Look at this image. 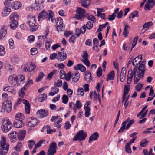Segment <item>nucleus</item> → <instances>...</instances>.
<instances>
[{
	"label": "nucleus",
	"mask_w": 155,
	"mask_h": 155,
	"mask_svg": "<svg viewBox=\"0 0 155 155\" xmlns=\"http://www.w3.org/2000/svg\"><path fill=\"white\" fill-rule=\"evenodd\" d=\"M145 70V65L142 63L139 65L138 68L135 67L133 70L129 69L128 71L127 76V83L130 84L134 77V83L137 84L140 79L143 78Z\"/></svg>",
	"instance_id": "nucleus-1"
},
{
	"label": "nucleus",
	"mask_w": 155,
	"mask_h": 155,
	"mask_svg": "<svg viewBox=\"0 0 155 155\" xmlns=\"http://www.w3.org/2000/svg\"><path fill=\"white\" fill-rule=\"evenodd\" d=\"M9 144L6 142V138L2 137L0 141V155H6L9 149Z\"/></svg>",
	"instance_id": "nucleus-2"
},
{
	"label": "nucleus",
	"mask_w": 155,
	"mask_h": 155,
	"mask_svg": "<svg viewBox=\"0 0 155 155\" xmlns=\"http://www.w3.org/2000/svg\"><path fill=\"white\" fill-rule=\"evenodd\" d=\"M36 20L34 16L28 15L27 18V24L31 28V31H36L38 28V25L36 24Z\"/></svg>",
	"instance_id": "nucleus-3"
},
{
	"label": "nucleus",
	"mask_w": 155,
	"mask_h": 155,
	"mask_svg": "<svg viewBox=\"0 0 155 155\" xmlns=\"http://www.w3.org/2000/svg\"><path fill=\"white\" fill-rule=\"evenodd\" d=\"M13 127L12 124L7 117H5L3 120L1 126L2 130L4 132L9 131Z\"/></svg>",
	"instance_id": "nucleus-4"
},
{
	"label": "nucleus",
	"mask_w": 155,
	"mask_h": 155,
	"mask_svg": "<svg viewBox=\"0 0 155 155\" xmlns=\"http://www.w3.org/2000/svg\"><path fill=\"white\" fill-rule=\"evenodd\" d=\"M11 97H9L7 100L3 103L2 106L4 109L8 113L10 112L12 110V102Z\"/></svg>",
	"instance_id": "nucleus-5"
},
{
	"label": "nucleus",
	"mask_w": 155,
	"mask_h": 155,
	"mask_svg": "<svg viewBox=\"0 0 155 155\" xmlns=\"http://www.w3.org/2000/svg\"><path fill=\"white\" fill-rule=\"evenodd\" d=\"M87 133L84 132L83 130L78 132L74 137L73 140L76 141L79 140V141L85 140L87 137Z\"/></svg>",
	"instance_id": "nucleus-6"
},
{
	"label": "nucleus",
	"mask_w": 155,
	"mask_h": 155,
	"mask_svg": "<svg viewBox=\"0 0 155 155\" xmlns=\"http://www.w3.org/2000/svg\"><path fill=\"white\" fill-rule=\"evenodd\" d=\"M76 12L75 18L78 20H81L83 18L85 17L86 15L85 10L81 8H78Z\"/></svg>",
	"instance_id": "nucleus-7"
},
{
	"label": "nucleus",
	"mask_w": 155,
	"mask_h": 155,
	"mask_svg": "<svg viewBox=\"0 0 155 155\" xmlns=\"http://www.w3.org/2000/svg\"><path fill=\"white\" fill-rule=\"evenodd\" d=\"M8 80L9 82L13 86L17 87L19 85L18 78L15 74L10 75L9 77Z\"/></svg>",
	"instance_id": "nucleus-8"
},
{
	"label": "nucleus",
	"mask_w": 155,
	"mask_h": 155,
	"mask_svg": "<svg viewBox=\"0 0 155 155\" xmlns=\"http://www.w3.org/2000/svg\"><path fill=\"white\" fill-rule=\"evenodd\" d=\"M39 121L36 118L31 117L27 120V125L30 127H34L39 123Z\"/></svg>",
	"instance_id": "nucleus-9"
},
{
	"label": "nucleus",
	"mask_w": 155,
	"mask_h": 155,
	"mask_svg": "<svg viewBox=\"0 0 155 155\" xmlns=\"http://www.w3.org/2000/svg\"><path fill=\"white\" fill-rule=\"evenodd\" d=\"M37 114L41 118L45 117L49 115L48 111L45 109H41L37 112Z\"/></svg>",
	"instance_id": "nucleus-10"
},
{
	"label": "nucleus",
	"mask_w": 155,
	"mask_h": 155,
	"mask_svg": "<svg viewBox=\"0 0 155 155\" xmlns=\"http://www.w3.org/2000/svg\"><path fill=\"white\" fill-rule=\"evenodd\" d=\"M126 69L125 67H123L122 68L120 74L119 76V74H117V77L120 78V81L121 82H123L126 78Z\"/></svg>",
	"instance_id": "nucleus-11"
},
{
	"label": "nucleus",
	"mask_w": 155,
	"mask_h": 155,
	"mask_svg": "<svg viewBox=\"0 0 155 155\" xmlns=\"http://www.w3.org/2000/svg\"><path fill=\"white\" fill-rule=\"evenodd\" d=\"M142 55L140 54L134 59L132 61V65L133 66H136L139 64L142 59Z\"/></svg>",
	"instance_id": "nucleus-12"
},
{
	"label": "nucleus",
	"mask_w": 155,
	"mask_h": 155,
	"mask_svg": "<svg viewBox=\"0 0 155 155\" xmlns=\"http://www.w3.org/2000/svg\"><path fill=\"white\" fill-rule=\"evenodd\" d=\"M50 14V11L46 12L45 11L43 10L42 12L39 13L38 15V18H41L43 19H46L47 20L49 16V15Z\"/></svg>",
	"instance_id": "nucleus-13"
},
{
	"label": "nucleus",
	"mask_w": 155,
	"mask_h": 155,
	"mask_svg": "<svg viewBox=\"0 0 155 155\" xmlns=\"http://www.w3.org/2000/svg\"><path fill=\"white\" fill-rule=\"evenodd\" d=\"M155 2L153 0H148L146 2L144 9L146 10L148 9L150 10V8H152L154 5Z\"/></svg>",
	"instance_id": "nucleus-14"
},
{
	"label": "nucleus",
	"mask_w": 155,
	"mask_h": 155,
	"mask_svg": "<svg viewBox=\"0 0 155 155\" xmlns=\"http://www.w3.org/2000/svg\"><path fill=\"white\" fill-rule=\"evenodd\" d=\"M29 64V66H28L24 68V71L31 72L35 68V65L33 62H31Z\"/></svg>",
	"instance_id": "nucleus-15"
},
{
	"label": "nucleus",
	"mask_w": 155,
	"mask_h": 155,
	"mask_svg": "<svg viewBox=\"0 0 155 155\" xmlns=\"http://www.w3.org/2000/svg\"><path fill=\"white\" fill-rule=\"evenodd\" d=\"M7 27L5 26H2L0 31V39H2L7 34Z\"/></svg>",
	"instance_id": "nucleus-16"
},
{
	"label": "nucleus",
	"mask_w": 155,
	"mask_h": 155,
	"mask_svg": "<svg viewBox=\"0 0 155 155\" xmlns=\"http://www.w3.org/2000/svg\"><path fill=\"white\" fill-rule=\"evenodd\" d=\"M80 77V74L78 72L73 73L71 76L72 81L75 83L77 82L79 79Z\"/></svg>",
	"instance_id": "nucleus-17"
},
{
	"label": "nucleus",
	"mask_w": 155,
	"mask_h": 155,
	"mask_svg": "<svg viewBox=\"0 0 155 155\" xmlns=\"http://www.w3.org/2000/svg\"><path fill=\"white\" fill-rule=\"evenodd\" d=\"M67 58V54L66 53L64 54L58 52V56L57 58L60 61H64Z\"/></svg>",
	"instance_id": "nucleus-18"
},
{
	"label": "nucleus",
	"mask_w": 155,
	"mask_h": 155,
	"mask_svg": "<svg viewBox=\"0 0 155 155\" xmlns=\"http://www.w3.org/2000/svg\"><path fill=\"white\" fill-rule=\"evenodd\" d=\"M74 68L76 70H80L82 72L86 71L85 67L81 64H79L75 65L74 67Z\"/></svg>",
	"instance_id": "nucleus-19"
},
{
	"label": "nucleus",
	"mask_w": 155,
	"mask_h": 155,
	"mask_svg": "<svg viewBox=\"0 0 155 155\" xmlns=\"http://www.w3.org/2000/svg\"><path fill=\"white\" fill-rule=\"evenodd\" d=\"M99 136L98 133L97 132H95L90 136L88 142L91 143L93 141L96 140L98 139Z\"/></svg>",
	"instance_id": "nucleus-20"
},
{
	"label": "nucleus",
	"mask_w": 155,
	"mask_h": 155,
	"mask_svg": "<svg viewBox=\"0 0 155 155\" xmlns=\"http://www.w3.org/2000/svg\"><path fill=\"white\" fill-rule=\"evenodd\" d=\"M51 92L49 93V95L51 96H53L55 94H57L59 91V89L57 88V87L54 85L51 88Z\"/></svg>",
	"instance_id": "nucleus-21"
},
{
	"label": "nucleus",
	"mask_w": 155,
	"mask_h": 155,
	"mask_svg": "<svg viewBox=\"0 0 155 155\" xmlns=\"http://www.w3.org/2000/svg\"><path fill=\"white\" fill-rule=\"evenodd\" d=\"M22 102L25 104V110L26 113L28 114L30 113V105L29 102L26 100H24Z\"/></svg>",
	"instance_id": "nucleus-22"
},
{
	"label": "nucleus",
	"mask_w": 155,
	"mask_h": 155,
	"mask_svg": "<svg viewBox=\"0 0 155 155\" xmlns=\"http://www.w3.org/2000/svg\"><path fill=\"white\" fill-rule=\"evenodd\" d=\"M11 11V10L10 8L5 7L4 10L2 12V15L3 17L9 15Z\"/></svg>",
	"instance_id": "nucleus-23"
},
{
	"label": "nucleus",
	"mask_w": 155,
	"mask_h": 155,
	"mask_svg": "<svg viewBox=\"0 0 155 155\" xmlns=\"http://www.w3.org/2000/svg\"><path fill=\"white\" fill-rule=\"evenodd\" d=\"M47 95L45 93L39 95L38 97V100L40 102H43L47 98Z\"/></svg>",
	"instance_id": "nucleus-24"
},
{
	"label": "nucleus",
	"mask_w": 155,
	"mask_h": 155,
	"mask_svg": "<svg viewBox=\"0 0 155 155\" xmlns=\"http://www.w3.org/2000/svg\"><path fill=\"white\" fill-rule=\"evenodd\" d=\"M24 125L22 121L15 120L14 124V126L17 128H20L22 127Z\"/></svg>",
	"instance_id": "nucleus-25"
},
{
	"label": "nucleus",
	"mask_w": 155,
	"mask_h": 155,
	"mask_svg": "<svg viewBox=\"0 0 155 155\" xmlns=\"http://www.w3.org/2000/svg\"><path fill=\"white\" fill-rule=\"evenodd\" d=\"M18 136V133L15 131L11 132L8 135L9 138L12 140L15 139Z\"/></svg>",
	"instance_id": "nucleus-26"
},
{
	"label": "nucleus",
	"mask_w": 155,
	"mask_h": 155,
	"mask_svg": "<svg viewBox=\"0 0 155 155\" xmlns=\"http://www.w3.org/2000/svg\"><path fill=\"white\" fill-rule=\"evenodd\" d=\"M84 78L87 82H90L91 81V75L89 71H86L85 74Z\"/></svg>",
	"instance_id": "nucleus-27"
},
{
	"label": "nucleus",
	"mask_w": 155,
	"mask_h": 155,
	"mask_svg": "<svg viewBox=\"0 0 155 155\" xmlns=\"http://www.w3.org/2000/svg\"><path fill=\"white\" fill-rule=\"evenodd\" d=\"M26 134V131L25 130H22L19 131V134H18V137L19 140H21L25 137Z\"/></svg>",
	"instance_id": "nucleus-28"
},
{
	"label": "nucleus",
	"mask_w": 155,
	"mask_h": 155,
	"mask_svg": "<svg viewBox=\"0 0 155 155\" xmlns=\"http://www.w3.org/2000/svg\"><path fill=\"white\" fill-rule=\"evenodd\" d=\"M81 5L86 8H88L90 4L91 0H81Z\"/></svg>",
	"instance_id": "nucleus-29"
},
{
	"label": "nucleus",
	"mask_w": 155,
	"mask_h": 155,
	"mask_svg": "<svg viewBox=\"0 0 155 155\" xmlns=\"http://www.w3.org/2000/svg\"><path fill=\"white\" fill-rule=\"evenodd\" d=\"M10 18L11 21H17L19 18V16L17 13H14L11 14Z\"/></svg>",
	"instance_id": "nucleus-30"
},
{
	"label": "nucleus",
	"mask_w": 155,
	"mask_h": 155,
	"mask_svg": "<svg viewBox=\"0 0 155 155\" xmlns=\"http://www.w3.org/2000/svg\"><path fill=\"white\" fill-rule=\"evenodd\" d=\"M25 117L24 115L22 113H18L17 114L15 117V120L22 121L24 119Z\"/></svg>",
	"instance_id": "nucleus-31"
},
{
	"label": "nucleus",
	"mask_w": 155,
	"mask_h": 155,
	"mask_svg": "<svg viewBox=\"0 0 155 155\" xmlns=\"http://www.w3.org/2000/svg\"><path fill=\"white\" fill-rule=\"evenodd\" d=\"M21 6V3L19 2H14L12 6V8L15 10L18 9Z\"/></svg>",
	"instance_id": "nucleus-32"
},
{
	"label": "nucleus",
	"mask_w": 155,
	"mask_h": 155,
	"mask_svg": "<svg viewBox=\"0 0 155 155\" xmlns=\"http://www.w3.org/2000/svg\"><path fill=\"white\" fill-rule=\"evenodd\" d=\"M127 121V123H128V124L126 126L125 130H127L129 129L130 126L133 124L134 122V119L130 120V117L128 118L125 121Z\"/></svg>",
	"instance_id": "nucleus-33"
},
{
	"label": "nucleus",
	"mask_w": 155,
	"mask_h": 155,
	"mask_svg": "<svg viewBox=\"0 0 155 155\" xmlns=\"http://www.w3.org/2000/svg\"><path fill=\"white\" fill-rule=\"evenodd\" d=\"M127 122V120L124 121L122 123V126L119 129L118 131V133H122L124 131L126 128Z\"/></svg>",
	"instance_id": "nucleus-34"
},
{
	"label": "nucleus",
	"mask_w": 155,
	"mask_h": 155,
	"mask_svg": "<svg viewBox=\"0 0 155 155\" xmlns=\"http://www.w3.org/2000/svg\"><path fill=\"white\" fill-rule=\"evenodd\" d=\"M18 26V23L17 21H11L10 27L11 29H15Z\"/></svg>",
	"instance_id": "nucleus-35"
},
{
	"label": "nucleus",
	"mask_w": 155,
	"mask_h": 155,
	"mask_svg": "<svg viewBox=\"0 0 155 155\" xmlns=\"http://www.w3.org/2000/svg\"><path fill=\"white\" fill-rule=\"evenodd\" d=\"M5 91H8L12 94H14L15 93V90L12 87H6L4 89Z\"/></svg>",
	"instance_id": "nucleus-36"
},
{
	"label": "nucleus",
	"mask_w": 155,
	"mask_h": 155,
	"mask_svg": "<svg viewBox=\"0 0 155 155\" xmlns=\"http://www.w3.org/2000/svg\"><path fill=\"white\" fill-rule=\"evenodd\" d=\"M85 17L88 20L91 21L94 23H95L96 21L95 18L94 16L86 13Z\"/></svg>",
	"instance_id": "nucleus-37"
},
{
	"label": "nucleus",
	"mask_w": 155,
	"mask_h": 155,
	"mask_svg": "<svg viewBox=\"0 0 155 155\" xmlns=\"http://www.w3.org/2000/svg\"><path fill=\"white\" fill-rule=\"evenodd\" d=\"M39 5H32L31 7H28L27 9L28 10L31 9L32 10L33 9L35 10H40L41 8Z\"/></svg>",
	"instance_id": "nucleus-38"
},
{
	"label": "nucleus",
	"mask_w": 155,
	"mask_h": 155,
	"mask_svg": "<svg viewBox=\"0 0 155 155\" xmlns=\"http://www.w3.org/2000/svg\"><path fill=\"white\" fill-rule=\"evenodd\" d=\"M138 17V11H134L130 15L129 18H134L135 17Z\"/></svg>",
	"instance_id": "nucleus-39"
},
{
	"label": "nucleus",
	"mask_w": 155,
	"mask_h": 155,
	"mask_svg": "<svg viewBox=\"0 0 155 155\" xmlns=\"http://www.w3.org/2000/svg\"><path fill=\"white\" fill-rule=\"evenodd\" d=\"M25 77L23 75H21L19 76L18 78L19 82V85L20 84H23L25 82Z\"/></svg>",
	"instance_id": "nucleus-40"
},
{
	"label": "nucleus",
	"mask_w": 155,
	"mask_h": 155,
	"mask_svg": "<svg viewBox=\"0 0 155 155\" xmlns=\"http://www.w3.org/2000/svg\"><path fill=\"white\" fill-rule=\"evenodd\" d=\"M44 76V74L42 72H40L38 77L36 78V81L37 82L40 81L43 78Z\"/></svg>",
	"instance_id": "nucleus-41"
},
{
	"label": "nucleus",
	"mask_w": 155,
	"mask_h": 155,
	"mask_svg": "<svg viewBox=\"0 0 155 155\" xmlns=\"http://www.w3.org/2000/svg\"><path fill=\"white\" fill-rule=\"evenodd\" d=\"M54 15V12L52 11H50V14L48 19L49 21L50 19H51V22L53 23L55 21L56 22V21L53 17Z\"/></svg>",
	"instance_id": "nucleus-42"
},
{
	"label": "nucleus",
	"mask_w": 155,
	"mask_h": 155,
	"mask_svg": "<svg viewBox=\"0 0 155 155\" xmlns=\"http://www.w3.org/2000/svg\"><path fill=\"white\" fill-rule=\"evenodd\" d=\"M153 25V23L152 22H149L146 23L143 26L144 28L147 30L149 27Z\"/></svg>",
	"instance_id": "nucleus-43"
},
{
	"label": "nucleus",
	"mask_w": 155,
	"mask_h": 155,
	"mask_svg": "<svg viewBox=\"0 0 155 155\" xmlns=\"http://www.w3.org/2000/svg\"><path fill=\"white\" fill-rule=\"evenodd\" d=\"M22 147V143H17L16 146L14 147L16 151L19 152L21 151V148Z\"/></svg>",
	"instance_id": "nucleus-44"
},
{
	"label": "nucleus",
	"mask_w": 155,
	"mask_h": 155,
	"mask_svg": "<svg viewBox=\"0 0 155 155\" xmlns=\"http://www.w3.org/2000/svg\"><path fill=\"white\" fill-rule=\"evenodd\" d=\"M130 85L128 86L125 85L124 86L123 93V94H124V95H127L128 94L130 91Z\"/></svg>",
	"instance_id": "nucleus-45"
},
{
	"label": "nucleus",
	"mask_w": 155,
	"mask_h": 155,
	"mask_svg": "<svg viewBox=\"0 0 155 155\" xmlns=\"http://www.w3.org/2000/svg\"><path fill=\"white\" fill-rule=\"evenodd\" d=\"M57 144L55 142H53L50 146L49 149H53L56 150L57 149Z\"/></svg>",
	"instance_id": "nucleus-46"
},
{
	"label": "nucleus",
	"mask_w": 155,
	"mask_h": 155,
	"mask_svg": "<svg viewBox=\"0 0 155 155\" xmlns=\"http://www.w3.org/2000/svg\"><path fill=\"white\" fill-rule=\"evenodd\" d=\"M138 38V37L137 36H136L134 38V41L132 43V47L131 48V49L130 52L132 51V49L135 47V46L136 45Z\"/></svg>",
	"instance_id": "nucleus-47"
},
{
	"label": "nucleus",
	"mask_w": 155,
	"mask_h": 155,
	"mask_svg": "<svg viewBox=\"0 0 155 155\" xmlns=\"http://www.w3.org/2000/svg\"><path fill=\"white\" fill-rule=\"evenodd\" d=\"M62 82L61 80H58L57 81H55L54 83V85L58 87H60L62 86Z\"/></svg>",
	"instance_id": "nucleus-48"
},
{
	"label": "nucleus",
	"mask_w": 155,
	"mask_h": 155,
	"mask_svg": "<svg viewBox=\"0 0 155 155\" xmlns=\"http://www.w3.org/2000/svg\"><path fill=\"white\" fill-rule=\"evenodd\" d=\"M84 94V91L82 88H79L77 90V94L80 96H83Z\"/></svg>",
	"instance_id": "nucleus-49"
},
{
	"label": "nucleus",
	"mask_w": 155,
	"mask_h": 155,
	"mask_svg": "<svg viewBox=\"0 0 155 155\" xmlns=\"http://www.w3.org/2000/svg\"><path fill=\"white\" fill-rule=\"evenodd\" d=\"M56 24L57 25H62L63 24V20L61 18L58 17L57 18L56 21Z\"/></svg>",
	"instance_id": "nucleus-50"
},
{
	"label": "nucleus",
	"mask_w": 155,
	"mask_h": 155,
	"mask_svg": "<svg viewBox=\"0 0 155 155\" xmlns=\"http://www.w3.org/2000/svg\"><path fill=\"white\" fill-rule=\"evenodd\" d=\"M56 153V150L49 149L47 153L48 155H54Z\"/></svg>",
	"instance_id": "nucleus-51"
},
{
	"label": "nucleus",
	"mask_w": 155,
	"mask_h": 155,
	"mask_svg": "<svg viewBox=\"0 0 155 155\" xmlns=\"http://www.w3.org/2000/svg\"><path fill=\"white\" fill-rule=\"evenodd\" d=\"M62 99L63 103L64 104H66L68 103L69 98L65 94L63 95Z\"/></svg>",
	"instance_id": "nucleus-52"
},
{
	"label": "nucleus",
	"mask_w": 155,
	"mask_h": 155,
	"mask_svg": "<svg viewBox=\"0 0 155 155\" xmlns=\"http://www.w3.org/2000/svg\"><path fill=\"white\" fill-rule=\"evenodd\" d=\"M56 71L57 70L54 69L48 75L47 78L49 79H51L53 75L56 73Z\"/></svg>",
	"instance_id": "nucleus-53"
},
{
	"label": "nucleus",
	"mask_w": 155,
	"mask_h": 155,
	"mask_svg": "<svg viewBox=\"0 0 155 155\" xmlns=\"http://www.w3.org/2000/svg\"><path fill=\"white\" fill-rule=\"evenodd\" d=\"M28 147L29 149H31L32 148L33 145L35 144V142L32 140H30L28 141Z\"/></svg>",
	"instance_id": "nucleus-54"
},
{
	"label": "nucleus",
	"mask_w": 155,
	"mask_h": 155,
	"mask_svg": "<svg viewBox=\"0 0 155 155\" xmlns=\"http://www.w3.org/2000/svg\"><path fill=\"white\" fill-rule=\"evenodd\" d=\"M114 71H111L108 74V78L109 80H113L114 79Z\"/></svg>",
	"instance_id": "nucleus-55"
},
{
	"label": "nucleus",
	"mask_w": 155,
	"mask_h": 155,
	"mask_svg": "<svg viewBox=\"0 0 155 155\" xmlns=\"http://www.w3.org/2000/svg\"><path fill=\"white\" fill-rule=\"evenodd\" d=\"M5 52L4 47L2 45H0V55L3 56L5 54Z\"/></svg>",
	"instance_id": "nucleus-56"
},
{
	"label": "nucleus",
	"mask_w": 155,
	"mask_h": 155,
	"mask_svg": "<svg viewBox=\"0 0 155 155\" xmlns=\"http://www.w3.org/2000/svg\"><path fill=\"white\" fill-rule=\"evenodd\" d=\"M71 72H70L67 73V74H66V75H65L64 77V78H65V79L67 81H69L70 80L71 78Z\"/></svg>",
	"instance_id": "nucleus-57"
},
{
	"label": "nucleus",
	"mask_w": 155,
	"mask_h": 155,
	"mask_svg": "<svg viewBox=\"0 0 155 155\" xmlns=\"http://www.w3.org/2000/svg\"><path fill=\"white\" fill-rule=\"evenodd\" d=\"M75 105L76 107L78 109H80L82 106L81 103L78 100L76 101V102Z\"/></svg>",
	"instance_id": "nucleus-58"
},
{
	"label": "nucleus",
	"mask_w": 155,
	"mask_h": 155,
	"mask_svg": "<svg viewBox=\"0 0 155 155\" xmlns=\"http://www.w3.org/2000/svg\"><path fill=\"white\" fill-rule=\"evenodd\" d=\"M35 39V37L34 35L29 36L27 39L29 43H31L33 42Z\"/></svg>",
	"instance_id": "nucleus-59"
},
{
	"label": "nucleus",
	"mask_w": 155,
	"mask_h": 155,
	"mask_svg": "<svg viewBox=\"0 0 155 155\" xmlns=\"http://www.w3.org/2000/svg\"><path fill=\"white\" fill-rule=\"evenodd\" d=\"M26 89L25 87H24L21 88L19 91V96L23 97L25 95V92L24 91Z\"/></svg>",
	"instance_id": "nucleus-60"
},
{
	"label": "nucleus",
	"mask_w": 155,
	"mask_h": 155,
	"mask_svg": "<svg viewBox=\"0 0 155 155\" xmlns=\"http://www.w3.org/2000/svg\"><path fill=\"white\" fill-rule=\"evenodd\" d=\"M86 26L88 29H90L93 27V24L91 22L88 21L87 23Z\"/></svg>",
	"instance_id": "nucleus-61"
},
{
	"label": "nucleus",
	"mask_w": 155,
	"mask_h": 155,
	"mask_svg": "<svg viewBox=\"0 0 155 155\" xmlns=\"http://www.w3.org/2000/svg\"><path fill=\"white\" fill-rule=\"evenodd\" d=\"M45 141V140L44 139H43L40 140L37 143L35 146V148H38L41 147L42 144Z\"/></svg>",
	"instance_id": "nucleus-62"
},
{
	"label": "nucleus",
	"mask_w": 155,
	"mask_h": 155,
	"mask_svg": "<svg viewBox=\"0 0 155 155\" xmlns=\"http://www.w3.org/2000/svg\"><path fill=\"white\" fill-rule=\"evenodd\" d=\"M143 85V84L139 83L136 86L135 89L137 91H139L141 88L142 87Z\"/></svg>",
	"instance_id": "nucleus-63"
},
{
	"label": "nucleus",
	"mask_w": 155,
	"mask_h": 155,
	"mask_svg": "<svg viewBox=\"0 0 155 155\" xmlns=\"http://www.w3.org/2000/svg\"><path fill=\"white\" fill-rule=\"evenodd\" d=\"M130 146L127 144H126L125 146V149L126 152L129 153H132L131 148L130 147Z\"/></svg>",
	"instance_id": "nucleus-64"
}]
</instances>
